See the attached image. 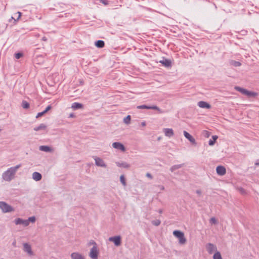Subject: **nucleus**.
<instances>
[{
    "label": "nucleus",
    "instance_id": "nucleus-23",
    "mask_svg": "<svg viewBox=\"0 0 259 259\" xmlns=\"http://www.w3.org/2000/svg\"><path fill=\"white\" fill-rule=\"evenodd\" d=\"M46 128V125L43 123L40 124L39 126L35 127L34 130L38 131L39 130H45Z\"/></svg>",
    "mask_w": 259,
    "mask_h": 259
},
{
    "label": "nucleus",
    "instance_id": "nucleus-37",
    "mask_svg": "<svg viewBox=\"0 0 259 259\" xmlns=\"http://www.w3.org/2000/svg\"><path fill=\"white\" fill-rule=\"evenodd\" d=\"M233 64L235 66H240L241 65V63L237 61H234Z\"/></svg>",
    "mask_w": 259,
    "mask_h": 259
},
{
    "label": "nucleus",
    "instance_id": "nucleus-15",
    "mask_svg": "<svg viewBox=\"0 0 259 259\" xmlns=\"http://www.w3.org/2000/svg\"><path fill=\"white\" fill-rule=\"evenodd\" d=\"M23 246L25 251L27 252L30 255H32L33 254V252L31 250V248L30 245L27 243H24L23 244Z\"/></svg>",
    "mask_w": 259,
    "mask_h": 259
},
{
    "label": "nucleus",
    "instance_id": "nucleus-36",
    "mask_svg": "<svg viewBox=\"0 0 259 259\" xmlns=\"http://www.w3.org/2000/svg\"><path fill=\"white\" fill-rule=\"evenodd\" d=\"M45 114V112H44V111L41 112H39L38 113H37V115L36 116V117L38 118L39 117H41Z\"/></svg>",
    "mask_w": 259,
    "mask_h": 259
},
{
    "label": "nucleus",
    "instance_id": "nucleus-3",
    "mask_svg": "<svg viewBox=\"0 0 259 259\" xmlns=\"http://www.w3.org/2000/svg\"><path fill=\"white\" fill-rule=\"evenodd\" d=\"M99 253L98 246H93L90 250L89 256L92 259H98Z\"/></svg>",
    "mask_w": 259,
    "mask_h": 259
},
{
    "label": "nucleus",
    "instance_id": "nucleus-20",
    "mask_svg": "<svg viewBox=\"0 0 259 259\" xmlns=\"http://www.w3.org/2000/svg\"><path fill=\"white\" fill-rule=\"evenodd\" d=\"M39 150L45 152H51L52 149L48 146H41L39 147Z\"/></svg>",
    "mask_w": 259,
    "mask_h": 259
},
{
    "label": "nucleus",
    "instance_id": "nucleus-4",
    "mask_svg": "<svg viewBox=\"0 0 259 259\" xmlns=\"http://www.w3.org/2000/svg\"><path fill=\"white\" fill-rule=\"evenodd\" d=\"M0 208L4 212H10L14 210L11 206L4 202H0Z\"/></svg>",
    "mask_w": 259,
    "mask_h": 259
},
{
    "label": "nucleus",
    "instance_id": "nucleus-13",
    "mask_svg": "<svg viewBox=\"0 0 259 259\" xmlns=\"http://www.w3.org/2000/svg\"><path fill=\"white\" fill-rule=\"evenodd\" d=\"M198 105L199 107L202 108L210 109L211 106L206 102L200 101L198 103Z\"/></svg>",
    "mask_w": 259,
    "mask_h": 259
},
{
    "label": "nucleus",
    "instance_id": "nucleus-21",
    "mask_svg": "<svg viewBox=\"0 0 259 259\" xmlns=\"http://www.w3.org/2000/svg\"><path fill=\"white\" fill-rule=\"evenodd\" d=\"M95 45L98 48H102L104 47L105 43L104 41L99 40L96 42Z\"/></svg>",
    "mask_w": 259,
    "mask_h": 259
},
{
    "label": "nucleus",
    "instance_id": "nucleus-31",
    "mask_svg": "<svg viewBox=\"0 0 259 259\" xmlns=\"http://www.w3.org/2000/svg\"><path fill=\"white\" fill-rule=\"evenodd\" d=\"M89 245H93V246H97L96 243L93 241V240H91L90 241L89 243H88Z\"/></svg>",
    "mask_w": 259,
    "mask_h": 259
},
{
    "label": "nucleus",
    "instance_id": "nucleus-1",
    "mask_svg": "<svg viewBox=\"0 0 259 259\" xmlns=\"http://www.w3.org/2000/svg\"><path fill=\"white\" fill-rule=\"evenodd\" d=\"M21 165L19 164L15 167H12L5 171L3 175V178L6 181H10L14 178V175L17 169L20 167Z\"/></svg>",
    "mask_w": 259,
    "mask_h": 259
},
{
    "label": "nucleus",
    "instance_id": "nucleus-2",
    "mask_svg": "<svg viewBox=\"0 0 259 259\" xmlns=\"http://www.w3.org/2000/svg\"><path fill=\"white\" fill-rule=\"evenodd\" d=\"M174 235L179 239V243L184 244L186 242V239L184 236V234L178 230H175L173 232Z\"/></svg>",
    "mask_w": 259,
    "mask_h": 259
},
{
    "label": "nucleus",
    "instance_id": "nucleus-44",
    "mask_svg": "<svg viewBox=\"0 0 259 259\" xmlns=\"http://www.w3.org/2000/svg\"><path fill=\"white\" fill-rule=\"evenodd\" d=\"M69 117H74L75 116L73 114V113H71L69 116Z\"/></svg>",
    "mask_w": 259,
    "mask_h": 259
},
{
    "label": "nucleus",
    "instance_id": "nucleus-26",
    "mask_svg": "<svg viewBox=\"0 0 259 259\" xmlns=\"http://www.w3.org/2000/svg\"><path fill=\"white\" fill-rule=\"evenodd\" d=\"M213 259H222L221 253L219 251H216L213 256Z\"/></svg>",
    "mask_w": 259,
    "mask_h": 259
},
{
    "label": "nucleus",
    "instance_id": "nucleus-29",
    "mask_svg": "<svg viewBox=\"0 0 259 259\" xmlns=\"http://www.w3.org/2000/svg\"><path fill=\"white\" fill-rule=\"evenodd\" d=\"M120 180L121 183L123 184V186H125L126 185L125 180V178H124V176L123 175H121L120 176Z\"/></svg>",
    "mask_w": 259,
    "mask_h": 259
},
{
    "label": "nucleus",
    "instance_id": "nucleus-46",
    "mask_svg": "<svg viewBox=\"0 0 259 259\" xmlns=\"http://www.w3.org/2000/svg\"><path fill=\"white\" fill-rule=\"evenodd\" d=\"M256 165H259V163H256Z\"/></svg>",
    "mask_w": 259,
    "mask_h": 259
},
{
    "label": "nucleus",
    "instance_id": "nucleus-27",
    "mask_svg": "<svg viewBox=\"0 0 259 259\" xmlns=\"http://www.w3.org/2000/svg\"><path fill=\"white\" fill-rule=\"evenodd\" d=\"M22 106L23 108L27 109L29 107V104L26 101H23L22 103Z\"/></svg>",
    "mask_w": 259,
    "mask_h": 259
},
{
    "label": "nucleus",
    "instance_id": "nucleus-7",
    "mask_svg": "<svg viewBox=\"0 0 259 259\" xmlns=\"http://www.w3.org/2000/svg\"><path fill=\"white\" fill-rule=\"evenodd\" d=\"M109 240L110 241L113 242L116 246H119L121 244V238L119 236L110 237Z\"/></svg>",
    "mask_w": 259,
    "mask_h": 259
},
{
    "label": "nucleus",
    "instance_id": "nucleus-40",
    "mask_svg": "<svg viewBox=\"0 0 259 259\" xmlns=\"http://www.w3.org/2000/svg\"><path fill=\"white\" fill-rule=\"evenodd\" d=\"M16 14H18V18H17V19H19L20 18L21 16V13L20 12H18Z\"/></svg>",
    "mask_w": 259,
    "mask_h": 259
},
{
    "label": "nucleus",
    "instance_id": "nucleus-42",
    "mask_svg": "<svg viewBox=\"0 0 259 259\" xmlns=\"http://www.w3.org/2000/svg\"><path fill=\"white\" fill-rule=\"evenodd\" d=\"M240 192H241V193L242 194H245V191L243 189H242V188L240 189Z\"/></svg>",
    "mask_w": 259,
    "mask_h": 259
},
{
    "label": "nucleus",
    "instance_id": "nucleus-30",
    "mask_svg": "<svg viewBox=\"0 0 259 259\" xmlns=\"http://www.w3.org/2000/svg\"><path fill=\"white\" fill-rule=\"evenodd\" d=\"M152 224L155 226H158L160 224V221L157 220L152 222Z\"/></svg>",
    "mask_w": 259,
    "mask_h": 259
},
{
    "label": "nucleus",
    "instance_id": "nucleus-14",
    "mask_svg": "<svg viewBox=\"0 0 259 259\" xmlns=\"http://www.w3.org/2000/svg\"><path fill=\"white\" fill-rule=\"evenodd\" d=\"M15 223L16 225L23 224L25 226H27L29 225L28 221L23 220L21 219L18 218L15 220Z\"/></svg>",
    "mask_w": 259,
    "mask_h": 259
},
{
    "label": "nucleus",
    "instance_id": "nucleus-35",
    "mask_svg": "<svg viewBox=\"0 0 259 259\" xmlns=\"http://www.w3.org/2000/svg\"><path fill=\"white\" fill-rule=\"evenodd\" d=\"M118 165L119 166H122V167H129L128 164H127L126 163H122V164L118 163Z\"/></svg>",
    "mask_w": 259,
    "mask_h": 259
},
{
    "label": "nucleus",
    "instance_id": "nucleus-22",
    "mask_svg": "<svg viewBox=\"0 0 259 259\" xmlns=\"http://www.w3.org/2000/svg\"><path fill=\"white\" fill-rule=\"evenodd\" d=\"M245 95H246L248 97H255L257 95V93L247 90Z\"/></svg>",
    "mask_w": 259,
    "mask_h": 259
},
{
    "label": "nucleus",
    "instance_id": "nucleus-34",
    "mask_svg": "<svg viewBox=\"0 0 259 259\" xmlns=\"http://www.w3.org/2000/svg\"><path fill=\"white\" fill-rule=\"evenodd\" d=\"M28 222H31L32 223H34L35 221V218L34 217H30L29 219L27 220Z\"/></svg>",
    "mask_w": 259,
    "mask_h": 259
},
{
    "label": "nucleus",
    "instance_id": "nucleus-32",
    "mask_svg": "<svg viewBox=\"0 0 259 259\" xmlns=\"http://www.w3.org/2000/svg\"><path fill=\"white\" fill-rule=\"evenodd\" d=\"M22 56H23V54H22V53H16V54L15 55V58H16V59H19V58H21Z\"/></svg>",
    "mask_w": 259,
    "mask_h": 259
},
{
    "label": "nucleus",
    "instance_id": "nucleus-41",
    "mask_svg": "<svg viewBox=\"0 0 259 259\" xmlns=\"http://www.w3.org/2000/svg\"><path fill=\"white\" fill-rule=\"evenodd\" d=\"M100 2H102L104 5H107V3L105 0H100Z\"/></svg>",
    "mask_w": 259,
    "mask_h": 259
},
{
    "label": "nucleus",
    "instance_id": "nucleus-5",
    "mask_svg": "<svg viewBox=\"0 0 259 259\" xmlns=\"http://www.w3.org/2000/svg\"><path fill=\"white\" fill-rule=\"evenodd\" d=\"M137 108L139 109H154L157 110L159 113H162V111L156 106H148L145 105H140L137 106Z\"/></svg>",
    "mask_w": 259,
    "mask_h": 259
},
{
    "label": "nucleus",
    "instance_id": "nucleus-39",
    "mask_svg": "<svg viewBox=\"0 0 259 259\" xmlns=\"http://www.w3.org/2000/svg\"><path fill=\"white\" fill-rule=\"evenodd\" d=\"M210 221L211 223L213 224H215L217 223V220L214 218H211Z\"/></svg>",
    "mask_w": 259,
    "mask_h": 259
},
{
    "label": "nucleus",
    "instance_id": "nucleus-12",
    "mask_svg": "<svg viewBox=\"0 0 259 259\" xmlns=\"http://www.w3.org/2000/svg\"><path fill=\"white\" fill-rule=\"evenodd\" d=\"M163 132L164 133L165 136L168 137H171L174 135V131L172 128H164Z\"/></svg>",
    "mask_w": 259,
    "mask_h": 259
},
{
    "label": "nucleus",
    "instance_id": "nucleus-10",
    "mask_svg": "<svg viewBox=\"0 0 259 259\" xmlns=\"http://www.w3.org/2000/svg\"><path fill=\"white\" fill-rule=\"evenodd\" d=\"M217 172L219 175L223 176L226 172V168L223 166H218L216 169Z\"/></svg>",
    "mask_w": 259,
    "mask_h": 259
},
{
    "label": "nucleus",
    "instance_id": "nucleus-18",
    "mask_svg": "<svg viewBox=\"0 0 259 259\" xmlns=\"http://www.w3.org/2000/svg\"><path fill=\"white\" fill-rule=\"evenodd\" d=\"M159 62L165 67H169L171 65V61L166 59L160 60Z\"/></svg>",
    "mask_w": 259,
    "mask_h": 259
},
{
    "label": "nucleus",
    "instance_id": "nucleus-33",
    "mask_svg": "<svg viewBox=\"0 0 259 259\" xmlns=\"http://www.w3.org/2000/svg\"><path fill=\"white\" fill-rule=\"evenodd\" d=\"M203 134L204 136L207 138L210 136L209 133L207 131H204L203 132Z\"/></svg>",
    "mask_w": 259,
    "mask_h": 259
},
{
    "label": "nucleus",
    "instance_id": "nucleus-6",
    "mask_svg": "<svg viewBox=\"0 0 259 259\" xmlns=\"http://www.w3.org/2000/svg\"><path fill=\"white\" fill-rule=\"evenodd\" d=\"M113 148L120 150L122 152L125 151V148L123 144L119 142H114L112 144Z\"/></svg>",
    "mask_w": 259,
    "mask_h": 259
},
{
    "label": "nucleus",
    "instance_id": "nucleus-38",
    "mask_svg": "<svg viewBox=\"0 0 259 259\" xmlns=\"http://www.w3.org/2000/svg\"><path fill=\"white\" fill-rule=\"evenodd\" d=\"M52 108V107L51 106L49 105L48 106L46 109L44 110V112L46 113H47L48 111H49Z\"/></svg>",
    "mask_w": 259,
    "mask_h": 259
},
{
    "label": "nucleus",
    "instance_id": "nucleus-8",
    "mask_svg": "<svg viewBox=\"0 0 259 259\" xmlns=\"http://www.w3.org/2000/svg\"><path fill=\"white\" fill-rule=\"evenodd\" d=\"M206 249L209 253L211 254L217 250V247L212 244L209 243L206 245Z\"/></svg>",
    "mask_w": 259,
    "mask_h": 259
},
{
    "label": "nucleus",
    "instance_id": "nucleus-24",
    "mask_svg": "<svg viewBox=\"0 0 259 259\" xmlns=\"http://www.w3.org/2000/svg\"><path fill=\"white\" fill-rule=\"evenodd\" d=\"M212 138L213 140H210L209 141V145L210 146H212L214 144L218 137L217 136H213Z\"/></svg>",
    "mask_w": 259,
    "mask_h": 259
},
{
    "label": "nucleus",
    "instance_id": "nucleus-28",
    "mask_svg": "<svg viewBox=\"0 0 259 259\" xmlns=\"http://www.w3.org/2000/svg\"><path fill=\"white\" fill-rule=\"evenodd\" d=\"M124 122L126 124H128L131 121V116L127 115L125 118L123 119Z\"/></svg>",
    "mask_w": 259,
    "mask_h": 259
},
{
    "label": "nucleus",
    "instance_id": "nucleus-17",
    "mask_svg": "<svg viewBox=\"0 0 259 259\" xmlns=\"http://www.w3.org/2000/svg\"><path fill=\"white\" fill-rule=\"evenodd\" d=\"M32 178L36 181H38L41 179V175L40 173L34 172L32 174Z\"/></svg>",
    "mask_w": 259,
    "mask_h": 259
},
{
    "label": "nucleus",
    "instance_id": "nucleus-11",
    "mask_svg": "<svg viewBox=\"0 0 259 259\" xmlns=\"http://www.w3.org/2000/svg\"><path fill=\"white\" fill-rule=\"evenodd\" d=\"M184 135L185 137L187 138L192 144H195L196 143L195 139L186 131H184Z\"/></svg>",
    "mask_w": 259,
    "mask_h": 259
},
{
    "label": "nucleus",
    "instance_id": "nucleus-43",
    "mask_svg": "<svg viewBox=\"0 0 259 259\" xmlns=\"http://www.w3.org/2000/svg\"><path fill=\"white\" fill-rule=\"evenodd\" d=\"M146 176H147V177H149V178H151V179L152 178V176H151V175L150 174H149V173H147V174H146Z\"/></svg>",
    "mask_w": 259,
    "mask_h": 259
},
{
    "label": "nucleus",
    "instance_id": "nucleus-16",
    "mask_svg": "<svg viewBox=\"0 0 259 259\" xmlns=\"http://www.w3.org/2000/svg\"><path fill=\"white\" fill-rule=\"evenodd\" d=\"M72 259H84V256L79 253L73 252L71 254Z\"/></svg>",
    "mask_w": 259,
    "mask_h": 259
},
{
    "label": "nucleus",
    "instance_id": "nucleus-45",
    "mask_svg": "<svg viewBox=\"0 0 259 259\" xmlns=\"http://www.w3.org/2000/svg\"><path fill=\"white\" fill-rule=\"evenodd\" d=\"M141 124L143 126H144L146 125V122L145 121H144V122H142Z\"/></svg>",
    "mask_w": 259,
    "mask_h": 259
},
{
    "label": "nucleus",
    "instance_id": "nucleus-25",
    "mask_svg": "<svg viewBox=\"0 0 259 259\" xmlns=\"http://www.w3.org/2000/svg\"><path fill=\"white\" fill-rule=\"evenodd\" d=\"M235 89L240 92V93H241L242 94H244V95H245L246 94V90L244 89H243V88H240V87H236L235 88Z\"/></svg>",
    "mask_w": 259,
    "mask_h": 259
},
{
    "label": "nucleus",
    "instance_id": "nucleus-9",
    "mask_svg": "<svg viewBox=\"0 0 259 259\" xmlns=\"http://www.w3.org/2000/svg\"><path fill=\"white\" fill-rule=\"evenodd\" d=\"M95 160L96 162V164L98 166L105 167L106 166V165L104 163V161L99 157H95Z\"/></svg>",
    "mask_w": 259,
    "mask_h": 259
},
{
    "label": "nucleus",
    "instance_id": "nucleus-19",
    "mask_svg": "<svg viewBox=\"0 0 259 259\" xmlns=\"http://www.w3.org/2000/svg\"><path fill=\"white\" fill-rule=\"evenodd\" d=\"M71 108L73 110L80 109L82 108V105L80 103L74 102L71 105Z\"/></svg>",
    "mask_w": 259,
    "mask_h": 259
}]
</instances>
